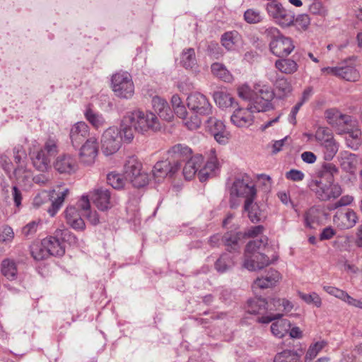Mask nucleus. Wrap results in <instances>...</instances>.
Listing matches in <instances>:
<instances>
[{"instance_id": "1", "label": "nucleus", "mask_w": 362, "mask_h": 362, "mask_svg": "<svg viewBox=\"0 0 362 362\" xmlns=\"http://www.w3.org/2000/svg\"><path fill=\"white\" fill-rule=\"evenodd\" d=\"M338 168L332 163H325L311 177L308 183L310 190L321 202L338 198L342 193L341 186L334 183V176Z\"/></svg>"}, {"instance_id": "2", "label": "nucleus", "mask_w": 362, "mask_h": 362, "mask_svg": "<svg viewBox=\"0 0 362 362\" xmlns=\"http://www.w3.org/2000/svg\"><path fill=\"white\" fill-rule=\"evenodd\" d=\"M267 244V237L253 240L247 244L243 264L245 268L250 271H255L271 264L270 259L263 253Z\"/></svg>"}, {"instance_id": "3", "label": "nucleus", "mask_w": 362, "mask_h": 362, "mask_svg": "<svg viewBox=\"0 0 362 362\" xmlns=\"http://www.w3.org/2000/svg\"><path fill=\"white\" fill-rule=\"evenodd\" d=\"M186 102L189 110L196 115L187 120L185 124L190 130L197 129L202 124L199 116L212 114L213 107L205 95L197 91L189 94Z\"/></svg>"}, {"instance_id": "4", "label": "nucleus", "mask_w": 362, "mask_h": 362, "mask_svg": "<svg viewBox=\"0 0 362 362\" xmlns=\"http://www.w3.org/2000/svg\"><path fill=\"white\" fill-rule=\"evenodd\" d=\"M125 121L129 122L134 131L141 134L150 131L156 132L160 129V124L157 116L151 111L136 109L128 112L125 115Z\"/></svg>"}, {"instance_id": "5", "label": "nucleus", "mask_w": 362, "mask_h": 362, "mask_svg": "<svg viewBox=\"0 0 362 362\" xmlns=\"http://www.w3.org/2000/svg\"><path fill=\"white\" fill-rule=\"evenodd\" d=\"M264 34L270 40L269 49L275 56L283 57L293 51L295 46L292 40L283 35L278 28L269 27L265 30Z\"/></svg>"}, {"instance_id": "6", "label": "nucleus", "mask_w": 362, "mask_h": 362, "mask_svg": "<svg viewBox=\"0 0 362 362\" xmlns=\"http://www.w3.org/2000/svg\"><path fill=\"white\" fill-rule=\"evenodd\" d=\"M141 168V163L134 156L128 158L125 162L124 176L134 187H143L148 183V175Z\"/></svg>"}, {"instance_id": "7", "label": "nucleus", "mask_w": 362, "mask_h": 362, "mask_svg": "<svg viewBox=\"0 0 362 362\" xmlns=\"http://www.w3.org/2000/svg\"><path fill=\"white\" fill-rule=\"evenodd\" d=\"M111 87L115 95L122 99H130L134 93L132 77L127 71H119L112 76Z\"/></svg>"}, {"instance_id": "8", "label": "nucleus", "mask_w": 362, "mask_h": 362, "mask_svg": "<svg viewBox=\"0 0 362 362\" xmlns=\"http://www.w3.org/2000/svg\"><path fill=\"white\" fill-rule=\"evenodd\" d=\"M121 145L122 136L117 127H110L103 132L101 138V149L105 156L115 153L120 148Z\"/></svg>"}, {"instance_id": "9", "label": "nucleus", "mask_w": 362, "mask_h": 362, "mask_svg": "<svg viewBox=\"0 0 362 362\" xmlns=\"http://www.w3.org/2000/svg\"><path fill=\"white\" fill-rule=\"evenodd\" d=\"M266 9L269 16L283 28L289 27L294 23L293 12L284 8L280 3H268Z\"/></svg>"}, {"instance_id": "10", "label": "nucleus", "mask_w": 362, "mask_h": 362, "mask_svg": "<svg viewBox=\"0 0 362 362\" xmlns=\"http://www.w3.org/2000/svg\"><path fill=\"white\" fill-rule=\"evenodd\" d=\"M98 155V144L95 137L88 139L81 146L78 153L79 163L84 167L94 165Z\"/></svg>"}, {"instance_id": "11", "label": "nucleus", "mask_w": 362, "mask_h": 362, "mask_svg": "<svg viewBox=\"0 0 362 362\" xmlns=\"http://www.w3.org/2000/svg\"><path fill=\"white\" fill-rule=\"evenodd\" d=\"M52 166L55 171L61 175H71L78 170V165L74 155L62 153L54 160Z\"/></svg>"}, {"instance_id": "12", "label": "nucleus", "mask_w": 362, "mask_h": 362, "mask_svg": "<svg viewBox=\"0 0 362 362\" xmlns=\"http://www.w3.org/2000/svg\"><path fill=\"white\" fill-rule=\"evenodd\" d=\"M230 196L242 197L247 199H254L256 196V189L254 184L250 180L249 177L237 178L233 183L230 188Z\"/></svg>"}, {"instance_id": "13", "label": "nucleus", "mask_w": 362, "mask_h": 362, "mask_svg": "<svg viewBox=\"0 0 362 362\" xmlns=\"http://www.w3.org/2000/svg\"><path fill=\"white\" fill-rule=\"evenodd\" d=\"M325 117L331 125L341 127L346 130L353 129L357 126V121L355 118L344 115L337 109L327 110L325 112Z\"/></svg>"}, {"instance_id": "14", "label": "nucleus", "mask_w": 362, "mask_h": 362, "mask_svg": "<svg viewBox=\"0 0 362 362\" xmlns=\"http://www.w3.org/2000/svg\"><path fill=\"white\" fill-rule=\"evenodd\" d=\"M14 161L17 167L13 171L14 176L18 181H24L31 177L30 170H28L25 165L26 153L22 146H16L13 148Z\"/></svg>"}, {"instance_id": "15", "label": "nucleus", "mask_w": 362, "mask_h": 362, "mask_svg": "<svg viewBox=\"0 0 362 362\" xmlns=\"http://www.w3.org/2000/svg\"><path fill=\"white\" fill-rule=\"evenodd\" d=\"M177 161L170 162L168 160L157 162L152 170L153 176L157 182H160L166 176H173L180 168Z\"/></svg>"}, {"instance_id": "16", "label": "nucleus", "mask_w": 362, "mask_h": 362, "mask_svg": "<svg viewBox=\"0 0 362 362\" xmlns=\"http://www.w3.org/2000/svg\"><path fill=\"white\" fill-rule=\"evenodd\" d=\"M254 112L248 105L247 107H238L230 116V122L237 127H249L254 122Z\"/></svg>"}, {"instance_id": "17", "label": "nucleus", "mask_w": 362, "mask_h": 362, "mask_svg": "<svg viewBox=\"0 0 362 362\" xmlns=\"http://www.w3.org/2000/svg\"><path fill=\"white\" fill-rule=\"evenodd\" d=\"M89 127L84 122H78L72 126L70 131V139L72 146L77 148L88 136Z\"/></svg>"}, {"instance_id": "18", "label": "nucleus", "mask_w": 362, "mask_h": 362, "mask_svg": "<svg viewBox=\"0 0 362 362\" xmlns=\"http://www.w3.org/2000/svg\"><path fill=\"white\" fill-rule=\"evenodd\" d=\"M29 155L32 165L35 168V170L45 173L47 172L51 167V158L48 156L45 153H43L42 151L39 149L37 151H30Z\"/></svg>"}, {"instance_id": "19", "label": "nucleus", "mask_w": 362, "mask_h": 362, "mask_svg": "<svg viewBox=\"0 0 362 362\" xmlns=\"http://www.w3.org/2000/svg\"><path fill=\"white\" fill-rule=\"evenodd\" d=\"M92 199L97 208L105 211L110 208L111 194L109 189L100 187L93 192Z\"/></svg>"}, {"instance_id": "20", "label": "nucleus", "mask_w": 362, "mask_h": 362, "mask_svg": "<svg viewBox=\"0 0 362 362\" xmlns=\"http://www.w3.org/2000/svg\"><path fill=\"white\" fill-rule=\"evenodd\" d=\"M151 105L160 117L166 121H170L173 118V111L165 99L154 96L151 100Z\"/></svg>"}, {"instance_id": "21", "label": "nucleus", "mask_w": 362, "mask_h": 362, "mask_svg": "<svg viewBox=\"0 0 362 362\" xmlns=\"http://www.w3.org/2000/svg\"><path fill=\"white\" fill-rule=\"evenodd\" d=\"M221 44L228 51H236L242 45V37L236 30L228 31L222 35Z\"/></svg>"}, {"instance_id": "22", "label": "nucleus", "mask_w": 362, "mask_h": 362, "mask_svg": "<svg viewBox=\"0 0 362 362\" xmlns=\"http://www.w3.org/2000/svg\"><path fill=\"white\" fill-rule=\"evenodd\" d=\"M204 158L202 155L191 157L183 168V175L186 180H191L202 169Z\"/></svg>"}, {"instance_id": "23", "label": "nucleus", "mask_w": 362, "mask_h": 362, "mask_svg": "<svg viewBox=\"0 0 362 362\" xmlns=\"http://www.w3.org/2000/svg\"><path fill=\"white\" fill-rule=\"evenodd\" d=\"M280 279V274L274 269H270L264 276L257 278L253 283V288H268L276 285Z\"/></svg>"}, {"instance_id": "24", "label": "nucleus", "mask_w": 362, "mask_h": 362, "mask_svg": "<svg viewBox=\"0 0 362 362\" xmlns=\"http://www.w3.org/2000/svg\"><path fill=\"white\" fill-rule=\"evenodd\" d=\"M64 214L67 223L70 225L74 229H84L85 223L81 218V214L78 209L74 206H69L66 207Z\"/></svg>"}, {"instance_id": "25", "label": "nucleus", "mask_w": 362, "mask_h": 362, "mask_svg": "<svg viewBox=\"0 0 362 362\" xmlns=\"http://www.w3.org/2000/svg\"><path fill=\"white\" fill-rule=\"evenodd\" d=\"M213 155L205 163L204 166L199 170L198 177L200 182L206 181L210 176L214 175L216 170L219 168V164L218 163L216 156L214 155L215 153L214 150H211Z\"/></svg>"}, {"instance_id": "26", "label": "nucleus", "mask_w": 362, "mask_h": 362, "mask_svg": "<svg viewBox=\"0 0 362 362\" xmlns=\"http://www.w3.org/2000/svg\"><path fill=\"white\" fill-rule=\"evenodd\" d=\"M275 71L268 74V78L271 81L274 82L275 90L279 97L286 96L292 91V86L290 81L286 78L281 76L276 78L275 80L273 78L272 75H276Z\"/></svg>"}, {"instance_id": "27", "label": "nucleus", "mask_w": 362, "mask_h": 362, "mask_svg": "<svg viewBox=\"0 0 362 362\" xmlns=\"http://www.w3.org/2000/svg\"><path fill=\"white\" fill-rule=\"evenodd\" d=\"M180 63L185 69L198 71L197 60L193 48H186L182 50Z\"/></svg>"}, {"instance_id": "28", "label": "nucleus", "mask_w": 362, "mask_h": 362, "mask_svg": "<svg viewBox=\"0 0 362 362\" xmlns=\"http://www.w3.org/2000/svg\"><path fill=\"white\" fill-rule=\"evenodd\" d=\"M44 245L47 247L49 256H62L65 252L64 242L57 237L50 236L45 238Z\"/></svg>"}, {"instance_id": "29", "label": "nucleus", "mask_w": 362, "mask_h": 362, "mask_svg": "<svg viewBox=\"0 0 362 362\" xmlns=\"http://www.w3.org/2000/svg\"><path fill=\"white\" fill-rule=\"evenodd\" d=\"M244 238V234L240 231H229L224 234L222 240L231 251H238L240 249V242Z\"/></svg>"}, {"instance_id": "30", "label": "nucleus", "mask_w": 362, "mask_h": 362, "mask_svg": "<svg viewBox=\"0 0 362 362\" xmlns=\"http://www.w3.org/2000/svg\"><path fill=\"white\" fill-rule=\"evenodd\" d=\"M275 67L285 74H293L297 71L298 65L293 58L280 57L275 62Z\"/></svg>"}, {"instance_id": "31", "label": "nucleus", "mask_w": 362, "mask_h": 362, "mask_svg": "<svg viewBox=\"0 0 362 362\" xmlns=\"http://www.w3.org/2000/svg\"><path fill=\"white\" fill-rule=\"evenodd\" d=\"M1 274L8 280L17 279L18 268L16 262L11 259H5L1 264Z\"/></svg>"}, {"instance_id": "32", "label": "nucleus", "mask_w": 362, "mask_h": 362, "mask_svg": "<svg viewBox=\"0 0 362 362\" xmlns=\"http://www.w3.org/2000/svg\"><path fill=\"white\" fill-rule=\"evenodd\" d=\"M271 98H265L261 97H255L248 104V106L251 107L253 112H267L273 109V105L272 103Z\"/></svg>"}, {"instance_id": "33", "label": "nucleus", "mask_w": 362, "mask_h": 362, "mask_svg": "<svg viewBox=\"0 0 362 362\" xmlns=\"http://www.w3.org/2000/svg\"><path fill=\"white\" fill-rule=\"evenodd\" d=\"M268 302L264 298H255L247 302V312L251 314L264 315L267 310Z\"/></svg>"}, {"instance_id": "34", "label": "nucleus", "mask_w": 362, "mask_h": 362, "mask_svg": "<svg viewBox=\"0 0 362 362\" xmlns=\"http://www.w3.org/2000/svg\"><path fill=\"white\" fill-rule=\"evenodd\" d=\"M212 74L224 82H231L233 76L223 64L214 62L211 65Z\"/></svg>"}, {"instance_id": "35", "label": "nucleus", "mask_w": 362, "mask_h": 362, "mask_svg": "<svg viewBox=\"0 0 362 362\" xmlns=\"http://www.w3.org/2000/svg\"><path fill=\"white\" fill-rule=\"evenodd\" d=\"M341 168L347 173H353L356 168V156L355 154L344 152L341 154L339 158Z\"/></svg>"}, {"instance_id": "36", "label": "nucleus", "mask_w": 362, "mask_h": 362, "mask_svg": "<svg viewBox=\"0 0 362 362\" xmlns=\"http://www.w3.org/2000/svg\"><path fill=\"white\" fill-rule=\"evenodd\" d=\"M254 199H247L245 202L244 209L247 212V216L253 223L261 221L262 218V213L259 206L253 202Z\"/></svg>"}, {"instance_id": "37", "label": "nucleus", "mask_w": 362, "mask_h": 362, "mask_svg": "<svg viewBox=\"0 0 362 362\" xmlns=\"http://www.w3.org/2000/svg\"><path fill=\"white\" fill-rule=\"evenodd\" d=\"M169 153L174 159L173 161H177L180 164V160L187 159L191 155L192 150L186 145L178 144L171 148Z\"/></svg>"}, {"instance_id": "38", "label": "nucleus", "mask_w": 362, "mask_h": 362, "mask_svg": "<svg viewBox=\"0 0 362 362\" xmlns=\"http://www.w3.org/2000/svg\"><path fill=\"white\" fill-rule=\"evenodd\" d=\"M214 99L216 105L223 109L238 105L235 99L230 94L223 91L214 93Z\"/></svg>"}, {"instance_id": "39", "label": "nucleus", "mask_w": 362, "mask_h": 362, "mask_svg": "<svg viewBox=\"0 0 362 362\" xmlns=\"http://www.w3.org/2000/svg\"><path fill=\"white\" fill-rule=\"evenodd\" d=\"M69 193V189L64 188L57 194V197L52 201L51 206L47 209V212L51 216H54L57 213Z\"/></svg>"}, {"instance_id": "40", "label": "nucleus", "mask_w": 362, "mask_h": 362, "mask_svg": "<svg viewBox=\"0 0 362 362\" xmlns=\"http://www.w3.org/2000/svg\"><path fill=\"white\" fill-rule=\"evenodd\" d=\"M291 328L289 320L284 319L274 322L271 325V332L274 336L278 338L284 337Z\"/></svg>"}, {"instance_id": "41", "label": "nucleus", "mask_w": 362, "mask_h": 362, "mask_svg": "<svg viewBox=\"0 0 362 362\" xmlns=\"http://www.w3.org/2000/svg\"><path fill=\"white\" fill-rule=\"evenodd\" d=\"M234 265L232 256L228 253H223L216 260L215 268L219 273H224L229 270Z\"/></svg>"}, {"instance_id": "42", "label": "nucleus", "mask_w": 362, "mask_h": 362, "mask_svg": "<svg viewBox=\"0 0 362 362\" xmlns=\"http://www.w3.org/2000/svg\"><path fill=\"white\" fill-rule=\"evenodd\" d=\"M339 77L349 81H356L359 78V73L356 69L351 65L342 64L339 66Z\"/></svg>"}, {"instance_id": "43", "label": "nucleus", "mask_w": 362, "mask_h": 362, "mask_svg": "<svg viewBox=\"0 0 362 362\" xmlns=\"http://www.w3.org/2000/svg\"><path fill=\"white\" fill-rule=\"evenodd\" d=\"M30 253L37 261L42 260L49 256L47 247L44 245V239L40 243H35L30 246Z\"/></svg>"}, {"instance_id": "44", "label": "nucleus", "mask_w": 362, "mask_h": 362, "mask_svg": "<svg viewBox=\"0 0 362 362\" xmlns=\"http://www.w3.org/2000/svg\"><path fill=\"white\" fill-rule=\"evenodd\" d=\"M86 119L95 128L99 129L105 124V119L103 116L98 112H94L90 108H87L84 112Z\"/></svg>"}, {"instance_id": "45", "label": "nucleus", "mask_w": 362, "mask_h": 362, "mask_svg": "<svg viewBox=\"0 0 362 362\" xmlns=\"http://www.w3.org/2000/svg\"><path fill=\"white\" fill-rule=\"evenodd\" d=\"M300 356L293 350H284L277 353L274 362H299Z\"/></svg>"}, {"instance_id": "46", "label": "nucleus", "mask_w": 362, "mask_h": 362, "mask_svg": "<svg viewBox=\"0 0 362 362\" xmlns=\"http://www.w3.org/2000/svg\"><path fill=\"white\" fill-rule=\"evenodd\" d=\"M252 91L255 95V97L273 99L274 96V93L272 88L261 81L256 82L254 84Z\"/></svg>"}, {"instance_id": "47", "label": "nucleus", "mask_w": 362, "mask_h": 362, "mask_svg": "<svg viewBox=\"0 0 362 362\" xmlns=\"http://www.w3.org/2000/svg\"><path fill=\"white\" fill-rule=\"evenodd\" d=\"M321 146L323 148L324 158L327 160H332L338 151V145L336 143L334 136L327 139Z\"/></svg>"}, {"instance_id": "48", "label": "nucleus", "mask_w": 362, "mask_h": 362, "mask_svg": "<svg viewBox=\"0 0 362 362\" xmlns=\"http://www.w3.org/2000/svg\"><path fill=\"white\" fill-rule=\"evenodd\" d=\"M326 345L327 342L324 340L312 344L307 351L305 356V362H312V361Z\"/></svg>"}, {"instance_id": "49", "label": "nucleus", "mask_w": 362, "mask_h": 362, "mask_svg": "<svg viewBox=\"0 0 362 362\" xmlns=\"http://www.w3.org/2000/svg\"><path fill=\"white\" fill-rule=\"evenodd\" d=\"M47 154L50 158L59 152L58 141L55 137L49 136L45 142L42 148L40 149Z\"/></svg>"}, {"instance_id": "50", "label": "nucleus", "mask_w": 362, "mask_h": 362, "mask_svg": "<svg viewBox=\"0 0 362 362\" xmlns=\"http://www.w3.org/2000/svg\"><path fill=\"white\" fill-rule=\"evenodd\" d=\"M107 181L115 189L122 188L125 182H127L125 179L124 174L121 175L116 173H110L107 175Z\"/></svg>"}, {"instance_id": "51", "label": "nucleus", "mask_w": 362, "mask_h": 362, "mask_svg": "<svg viewBox=\"0 0 362 362\" xmlns=\"http://www.w3.org/2000/svg\"><path fill=\"white\" fill-rule=\"evenodd\" d=\"M122 136V141L130 143L134 139V127L129 124V122L125 121V117L121 124V129H119Z\"/></svg>"}, {"instance_id": "52", "label": "nucleus", "mask_w": 362, "mask_h": 362, "mask_svg": "<svg viewBox=\"0 0 362 362\" xmlns=\"http://www.w3.org/2000/svg\"><path fill=\"white\" fill-rule=\"evenodd\" d=\"M343 218L345 220V223L341 226L342 229L353 228L358 220L356 212L351 209H348L343 214Z\"/></svg>"}, {"instance_id": "53", "label": "nucleus", "mask_w": 362, "mask_h": 362, "mask_svg": "<svg viewBox=\"0 0 362 362\" xmlns=\"http://www.w3.org/2000/svg\"><path fill=\"white\" fill-rule=\"evenodd\" d=\"M206 127L211 133V134L223 130L226 128V125L223 122L214 117H209L206 121Z\"/></svg>"}, {"instance_id": "54", "label": "nucleus", "mask_w": 362, "mask_h": 362, "mask_svg": "<svg viewBox=\"0 0 362 362\" xmlns=\"http://www.w3.org/2000/svg\"><path fill=\"white\" fill-rule=\"evenodd\" d=\"M298 296L308 304H314L317 308H320L322 305V300L320 296L315 292L311 293L298 292Z\"/></svg>"}, {"instance_id": "55", "label": "nucleus", "mask_w": 362, "mask_h": 362, "mask_svg": "<svg viewBox=\"0 0 362 362\" xmlns=\"http://www.w3.org/2000/svg\"><path fill=\"white\" fill-rule=\"evenodd\" d=\"M244 18L247 23L255 24L259 23L262 20V16L258 10L249 8L245 11Z\"/></svg>"}, {"instance_id": "56", "label": "nucleus", "mask_w": 362, "mask_h": 362, "mask_svg": "<svg viewBox=\"0 0 362 362\" xmlns=\"http://www.w3.org/2000/svg\"><path fill=\"white\" fill-rule=\"evenodd\" d=\"M333 136L331 131L325 127H319L314 137L315 140L321 145H322L324 143L327 141V139H331Z\"/></svg>"}, {"instance_id": "57", "label": "nucleus", "mask_w": 362, "mask_h": 362, "mask_svg": "<svg viewBox=\"0 0 362 362\" xmlns=\"http://www.w3.org/2000/svg\"><path fill=\"white\" fill-rule=\"evenodd\" d=\"M309 11L315 16L325 18L327 15V8L320 1H315L309 6Z\"/></svg>"}, {"instance_id": "58", "label": "nucleus", "mask_w": 362, "mask_h": 362, "mask_svg": "<svg viewBox=\"0 0 362 362\" xmlns=\"http://www.w3.org/2000/svg\"><path fill=\"white\" fill-rule=\"evenodd\" d=\"M14 238V233L11 227L5 226L2 228L0 233V242L8 244L12 242Z\"/></svg>"}, {"instance_id": "59", "label": "nucleus", "mask_w": 362, "mask_h": 362, "mask_svg": "<svg viewBox=\"0 0 362 362\" xmlns=\"http://www.w3.org/2000/svg\"><path fill=\"white\" fill-rule=\"evenodd\" d=\"M310 19L308 14H300L296 18L294 17V25L298 29H306L309 25Z\"/></svg>"}, {"instance_id": "60", "label": "nucleus", "mask_w": 362, "mask_h": 362, "mask_svg": "<svg viewBox=\"0 0 362 362\" xmlns=\"http://www.w3.org/2000/svg\"><path fill=\"white\" fill-rule=\"evenodd\" d=\"M323 289L328 294L333 296L335 298H339L342 301L344 300V299L346 296V294L347 293L345 291H343L337 287L331 286H324Z\"/></svg>"}, {"instance_id": "61", "label": "nucleus", "mask_w": 362, "mask_h": 362, "mask_svg": "<svg viewBox=\"0 0 362 362\" xmlns=\"http://www.w3.org/2000/svg\"><path fill=\"white\" fill-rule=\"evenodd\" d=\"M39 222L31 221L22 228V233L26 238L32 237L37 230Z\"/></svg>"}, {"instance_id": "62", "label": "nucleus", "mask_w": 362, "mask_h": 362, "mask_svg": "<svg viewBox=\"0 0 362 362\" xmlns=\"http://www.w3.org/2000/svg\"><path fill=\"white\" fill-rule=\"evenodd\" d=\"M214 139L220 144H226L228 143L230 138V133L226 130V128L220 132L213 134Z\"/></svg>"}, {"instance_id": "63", "label": "nucleus", "mask_w": 362, "mask_h": 362, "mask_svg": "<svg viewBox=\"0 0 362 362\" xmlns=\"http://www.w3.org/2000/svg\"><path fill=\"white\" fill-rule=\"evenodd\" d=\"M286 178L294 182H299L304 179V173L298 170L292 169L286 173Z\"/></svg>"}, {"instance_id": "64", "label": "nucleus", "mask_w": 362, "mask_h": 362, "mask_svg": "<svg viewBox=\"0 0 362 362\" xmlns=\"http://www.w3.org/2000/svg\"><path fill=\"white\" fill-rule=\"evenodd\" d=\"M207 50L209 54L215 59H218L222 56L221 49L216 42H210Z\"/></svg>"}]
</instances>
